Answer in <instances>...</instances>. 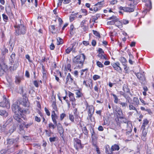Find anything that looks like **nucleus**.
Masks as SVG:
<instances>
[{"label":"nucleus","mask_w":154,"mask_h":154,"mask_svg":"<svg viewBox=\"0 0 154 154\" xmlns=\"http://www.w3.org/2000/svg\"><path fill=\"white\" fill-rule=\"evenodd\" d=\"M21 91L23 94V98L22 99H19L17 101V103H15L12 106V109L13 112L17 116H22V115H24L28 111V109H22L17 105L18 102H19L20 104L22 105L25 107H29V103L28 100L26 96V93H24L23 88L21 89Z\"/></svg>","instance_id":"1"},{"label":"nucleus","mask_w":154,"mask_h":154,"mask_svg":"<svg viewBox=\"0 0 154 154\" xmlns=\"http://www.w3.org/2000/svg\"><path fill=\"white\" fill-rule=\"evenodd\" d=\"M14 27L15 29V34L16 36L24 35L26 33L27 29L24 25L22 20L18 19L16 20Z\"/></svg>","instance_id":"2"},{"label":"nucleus","mask_w":154,"mask_h":154,"mask_svg":"<svg viewBox=\"0 0 154 154\" xmlns=\"http://www.w3.org/2000/svg\"><path fill=\"white\" fill-rule=\"evenodd\" d=\"M85 56L84 54H81L74 57L72 59L73 64L79 69L83 68Z\"/></svg>","instance_id":"3"},{"label":"nucleus","mask_w":154,"mask_h":154,"mask_svg":"<svg viewBox=\"0 0 154 154\" xmlns=\"http://www.w3.org/2000/svg\"><path fill=\"white\" fill-rule=\"evenodd\" d=\"M14 118L17 122L19 123H21V124L20 125L19 133L22 134H24L25 133V131L24 130V124L21 118H23V116H13Z\"/></svg>","instance_id":"4"},{"label":"nucleus","mask_w":154,"mask_h":154,"mask_svg":"<svg viewBox=\"0 0 154 154\" xmlns=\"http://www.w3.org/2000/svg\"><path fill=\"white\" fill-rule=\"evenodd\" d=\"M8 66L6 65L4 60L1 58L0 59V76L2 75L5 70L7 69Z\"/></svg>","instance_id":"5"},{"label":"nucleus","mask_w":154,"mask_h":154,"mask_svg":"<svg viewBox=\"0 0 154 154\" xmlns=\"http://www.w3.org/2000/svg\"><path fill=\"white\" fill-rule=\"evenodd\" d=\"M139 104V100L136 97H134L133 98V102L130 103L129 108L130 110H136V106Z\"/></svg>","instance_id":"6"},{"label":"nucleus","mask_w":154,"mask_h":154,"mask_svg":"<svg viewBox=\"0 0 154 154\" xmlns=\"http://www.w3.org/2000/svg\"><path fill=\"white\" fill-rule=\"evenodd\" d=\"M0 106L3 107H6L8 109L10 108L9 101L5 96L3 97V101L0 102Z\"/></svg>","instance_id":"7"},{"label":"nucleus","mask_w":154,"mask_h":154,"mask_svg":"<svg viewBox=\"0 0 154 154\" xmlns=\"http://www.w3.org/2000/svg\"><path fill=\"white\" fill-rule=\"evenodd\" d=\"M18 149V145H16L14 147H11L10 148L5 150H2L0 151V154H5L6 153L9 154L14 152Z\"/></svg>","instance_id":"8"},{"label":"nucleus","mask_w":154,"mask_h":154,"mask_svg":"<svg viewBox=\"0 0 154 154\" xmlns=\"http://www.w3.org/2000/svg\"><path fill=\"white\" fill-rule=\"evenodd\" d=\"M135 74L137 77L140 80V82L142 84H144L145 82L146 78L143 73H141L140 72L135 73Z\"/></svg>","instance_id":"9"},{"label":"nucleus","mask_w":154,"mask_h":154,"mask_svg":"<svg viewBox=\"0 0 154 154\" xmlns=\"http://www.w3.org/2000/svg\"><path fill=\"white\" fill-rule=\"evenodd\" d=\"M18 140L19 138L17 137L15 138V139H14V138L7 139V140L8 144H14V146H12V147H14L16 145H17L18 147L19 146V145L18 144L19 142Z\"/></svg>","instance_id":"10"},{"label":"nucleus","mask_w":154,"mask_h":154,"mask_svg":"<svg viewBox=\"0 0 154 154\" xmlns=\"http://www.w3.org/2000/svg\"><path fill=\"white\" fill-rule=\"evenodd\" d=\"M116 117L115 120L118 123H126L128 121L126 118L124 117V116H116Z\"/></svg>","instance_id":"11"},{"label":"nucleus","mask_w":154,"mask_h":154,"mask_svg":"<svg viewBox=\"0 0 154 154\" xmlns=\"http://www.w3.org/2000/svg\"><path fill=\"white\" fill-rule=\"evenodd\" d=\"M111 65L115 70L120 73H121L122 72V69L120 66V64L119 62L111 63Z\"/></svg>","instance_id":"12"},{"label":"nucleus","mask_w":154,"mask_h":154,"mask_svg":"<svg viewBox=\"0 0 154 154\" xmlns=\"http://www.w3.org/2000/svg\"><path fill=\"white\" fill-rule=\"evenodd\" d=\"M135 7L134 5H133L132 7H124L122 6H120L119 7V9L121 10H123L124 11L128 12H131L134 11Z\"/></svg>","instance_id":"13"},{"label":"nucleus","mask_w":154,"mask_h":154,"mask_svg":"<svg viewBox=\"0 0 154 154\" xmlns=\"http://www.w3.org/2000/svg\"><path fill=\"white\" fill-rule=\"evenodd\" d=\"M74 146L76 149L78 150L79 149L82 148L83 146L81 143V140L78 139L76 138L75 139L74 143Z\"/></svg>","instance_id":"14"},{"label":"nucleus","mask_w":154,"mask_h":154,"mask_svg":"<svg viewBox=\"0 0 154 154\" xmlns=\"http://www.w3.org/2000/svg\"><path fill=\"white\" fill-rule=\"evenodd\" d=\"M57 116H52V120L54 122V125L52 123H50L48 124V127L49 129H54L56 127L57 125V122L56 120V119L57 118Z\"/></svg>","instance_id":"15"},{"label":"nucleus","mask_w":154,"mask_h":154,"mask_svg":"<svg viewBox=\"0 0 154 154\" xmlns=\"http://www.w3.org/2000/svg\"><path fill=\"white\" fill-rule=\"evenodd\" d=\"M42 77L43 79L45 80H46L47 78V72L43 64H42Z\"/></svg>","instance_id":"16"},{"label":"nucleus","mask_w":154,"mask_h":154,"mask_svg":"<svg viewBox=\"0 0 154 154\" xmlns=\"http://www.w3.org/2000/svg\"><path fill=\"white\" fill-rule=\"evenodd\" d=\"M73 79L70 73H68L66 79V84H71L72 82Z\"/></svg>","instance_id":"17"},{"label":"nucleus","mask_w":154,"mask_h":154,"mask_svg":"<svg viewBox=\"0 0 154 154\" xmlns=\"http://www.w3.org/2000/svg\"><path fill=\"white\" fill-rule=\"evenodd\" d=\"M19 66V64L18 62H15L13 66H11L9 68L10 71L11 72H12L15 70H16Z\"/></svg>","instance_id":"18"},{"label":"nucleus","mask_w":154,"mask_h":154,"mask_svg":"<svg viewBox=\"0 0 154 154\" xmlns=\"http://www.w3.org/2000/svg\"><path fill=\"white\" fill-rule=\"evenodd\" d=\"M126 123L127 127L125 128V130L128 131H132V126L131 122L130 121H128Z\"/></svg>","instance_id":"19"},{"label":"nucleus","mask_w":154,"mask_h":154,"mask_svg":"<svg viewBox=\"0 0 154 154\" xmlns=\"http://www.w3.org/2000/svg\"><path fill=\"white\" fill-rule=\"evenodd\" d=\"M122 95L126 99V101L129 103H131L133 102L131 98L128 95H127L125 93L122 94Z\"/></svg>","instance_id":"20"},{"label":"nucleus","mask_w":154,"mask_h":154,"mask_svg":"<svg viewBox=\"0 0 154 154\" xmlns=\"http://www.w3.org/2000/svg\"><path fill=\"white\" fill-rule=\"evenodd\" d=\"M68 96L69 98V100L70 101L74 102L75 101V99L74 96V94L71 92L69 91Z\"/></svg>","instance_id":"21"},{"label":"nucleus","mask_w":154,"mask_h":154,"mask_svg":"<svg viewBox=\"0 0 154 154\" xmlns=\"http://www.w3.org/2000/svg\"><path fill=\"white\" fill-rule=\"evenodd\" d=\"M15 56V53L14 52L12 53L11 56H10V58L9 59L10 64H12V63L14 62Z\"/></svg>","instance_id":"22"},{"label":"nucleus","mask_w":154,"mask_h":154,"mask_svg":"<svg viewBox=\"0 0 154 154\" xmlns=\"http://www.w3.org/2000/svg\"><path fill=\"white\" fill-rule=\"evenodd\" d=\"M94 112V108L93 106H90L89 107L88 112V116H92Z\"/></svg>","instance_id":"23"},{"label":"nucleus","mask_w":154,"mask_h":154,"mask_svg":"<svg viewBox=\"0 0 154 154\" xmlns=\"http://www.w3.org/2000/svg\"><path fill=\"white\" fill-rule=\"evenodd\" d=\"M149 121L146 119H144L143 120V122L141 126L142 129H145L146 126L148 124Z\"/></svg>","instance_id":"24"},{"label":"nucleus","mask_w":154,"mask_h":154,"mask_svg":"<svg viewBox=\"0 0 154 154\" xmlns=\"http://www.w3.org/2000/svg\"><path fill=\"white\" fill-rule=\"evenodd\" d=\"M119 60L122 63L123 66H125V65L127 64V61L125 58L123 57H120Z\"/></svg>","instance_id":"25"},{"label":"nucleus","mask_w":154,"mask_h":154,"mask_svg":"<svg viewBox=\"0 0 154 154\" xmlns=\"http://www.w3.org/2000/svg\"><path fill=\"white\" fill-rule=\"evenodd\" d=\"M120 148L118 145L114 144L111 147V151L118 150Z\"/></svg>","instance_id":"26"},{"label":"nucleus","mask_w":154,"mask_h":154,"mask_svg":"<svg viewBox=\"0 0 154 154\" xmlns=\"http://www.w3.org/2000/svg\"><path fill=\"white\" fill-rule=\"evenodd\" d=\"M123 89L125 92L130 93V90L127 85L124 84L123 87Z\"/></svg>","instance_id":"27"},{"label":"nucleus","mask_w":154,"mask_h":154,"mask_svg":"<svg viewBox=\"0 0 154 154\" xmlns=\"http://www.w3.org/2000/svg\"><path fill=\"white\" fill-rule=\"evenodd\" d=\"M75 94L76 95V98H80L82 97L83 94L82 92H81L79 90H76Z\"/></svg>","instance_id":"28"},{"label":"nucleus","mask_w":154,"mask_h":154,"mask_svg":"<svg viewBox=\"0 0 154 154\" xmlns=\"http://www.w3.org/2000/svg\"><path fill=\"white\" fill-rule=\"evenodd\" d=\"M75 44L73 43L71 45V47H69L65 51L67 54H69L73 48Z\"/></svg>","instance_id":"29"},{"label":"nucleus","mask_w":154,"mask_h":154,"mask_svg":"<svg viewBox=\"0 0 154 154\" xmlns=\"http://www.w3.org/2000/svg\"><path fill=\"white\" fill-rule=\"evenodd\" d=\"M49 29L52 33L55 34L56 33L54 32L55 29L54 25H51L50 26H49Z\"/></svg>","instance_id":"30"},{"label":"nucleus","mask_w":154,"mask_h":154,"mask_svg":"<svg viewBox=\"0 0 154 154\" xmlns=\"http://www.w3.org/2000/svg\"><path fill=\"white\" fill-rule=\"evenodd\" d=\"M98 54L97 56L100 57V59H105V60H108L107 57L106 56L105 54Z\"/></svg>","instance_id":"31"},{"label":"nucleus","mask_w":154,"mask_h":154,"mask_svg":"<svg viewBox=\"0 0 154 154\" xmlns=\"http://www.w3.org/2000/svg\"><path fill=\"white\" fill-rule=\"evenodd\" d=\"M115 23V25L119 28H121L122 27V23L121 22L117 20Z\"/></svg>","instance_id":"32"},{"label":"nucleus","mask_w":154,"mask_h":154,"mask_svg":"<svg viewBox=\"0 0 154 154\" xmlns=\"http://www.w3.org/2000/svg\"><path fill=\"white\" fill-rule=\"evenodd\" d=\"M110 149L109 146L108 145H106L105 146V151L107 154H112V152L111 150L110 152L109 151L108 149Z\"/></svg>","instance_id":"33"},{"label":"nucleus","mask_w":154,"mask_h":154,"mask_svg":"<svg viewBox=\"0 0 154 154\" xmlns=\"http://www.w3.org/2000/svg\"><path fill=\"white\" fill-rule=\"evenodd\" d=\"M21 78L18 76H16L15 78V82L17 84H19L21 81Z\"/></svg>","instance_id":"34"},{"label":"nucleus","mask_w":154,"mask_h":154,"mask_svg":"<svg viewBox=\"0 0 154 154\" xmlns=\"http://www.w3.org/2000/svg\"><path fill=\"white\" fill-rule=\"evenodd\" d=\"M8 112L5 110H0V116H8Z\"/></svg>","instance_id":"35"},{"label":"nucleus","mask_w":154,"mask_h":154,"mask_svg":"<svg viewBox=\"0 0 154 154\" xmlns=\"http://www.w3.org/2000/svg\"><path fill=\"white\" fill-rule=\"evenodd\" d=\"M74 27L73 25H71L70 29V34L71 35H73L74 34Z\"/></svg>","instance_id":"36"},{"label":"nucleus","mask_w":154,"mask_h":154,"mask_svg":"<svg viewBox=\"0 0 154 154\" xmlns=\"http://www.w3.org/2000/svg\"><path fill=\"white\" fill-rule=\"evenodd\" d=\"M93 145L96 148V151L97 154H100V151L99 148L96 145L95 143H93Z\"/></svg>","instance_id":"37"},{"label":"nucleus","mask_w":154,"mask_h":154,"mask_svg":"<svg viewBox=\"0 0 154 154\" xmlns=\"http://www.w3.org/2000/svg\"><path fill=\"white\" fill-rule=\"evenodd\" d=\"M111 95H112L113 97L114 98V102L116 104L118 103L119 101V99L117 97V96L114 94H112Z\"/></svg>","instance_id":"38"},{"label":"nucleus","mask_w":154,"mask_h":154,"mask_svg":"<svg viewBox=\"0 0 154 154\" xmlns=\"http://www.w3.org/2000/svg\"><path fill=\"white\" fill-rule=\"evenodd\" d=\"M149 10H147V9H145L143 10V13L144 14H146L148 11H149L152 8V3L150 1H149Z\"/></svg>","instance_id":"39"},{"label":"nucleus","mask_w":154,"mask_h":154,"mask_svg":"<svg viewBox=\"0 0 154 154\" xmlns=\"http://www.w3.org/2000/svg\"><path fill=\"white\" fill-rule=\"evenodd\" d=\"M82 131L84 134L86 135L87 137H88V132L87 129L86 127H84L82 128Z\"/></svg>","instance_id":"40"},{"label":"nucleus","mask_w":154,"mask_h":154,"mask_svg":"<svg viewBox=\"0 0 154 154\" xmlns=\"http://www.w3.org/2000/svg\"><path fill=\"white\" fill-rule=\"evenodd\" d=\"M119 103L122 105V107L123 108L125 109L126 106H128V104L126 102L119 101Z\"/></svg>","instance_id":"41"},{"label":"nucleus","mask_w":154,"mask_h":154,"mask_svg":"<svg viewBox=\"0 0 154 154\" xmlns=\"http://www.w3.org/2000/svg\"><path fill=\"white\" fill-rule=\"evenodd\" d=\"M116 111L119 116H122L123 115L122 110L120 108H117Z\"/></svg>","instance_id":"42"},{"label":"nucleus","mask_w":154,"mask_h":154,"mask_svg":"<svg viewBox=\"0 0 154 154\" xmlns=\"http://www.w3.org/2000/svg\"><path fill=\"white\" fill-rule=\"evenodd\" d=\"M57 45H60L62 44L63 43V41L62 39L60 38L59 37L57 39Z\"/></svg>","instance_id":"43"},{"label":"nucleus","mask_w":154,"mask_h":154,"mask_svg":"<svg viewBox=\"0 0 154 154\" xmlns=\"http://www.w3.org/2000/svg\"><path fill=\"white\" fill-rule=\"evenodd\" d=\"M88 87H89L91 89H92L93 88V83L92 80L91 79H89L88 80Z\"/></svg>","instance_id":"44"},{"label":"nucleus","mask_w":154,"mask_h":154,"mask_svg":"<svg viewBox=\"0 0 154 154\" xmlns=\"http://www.w3.org/2000/svg\"><path fill=\"white\" fill-rule=\"evenodd\" d=\"M58 115L59 113L57 109H54L52 111L51 116H57Z\"/></svg>","instance_id":"45"},{"label":"nucleus","mask_w":154,"mask_h":154,"mask_svg":"<svg viewBox=\"0 0 154 154\" xmlns=\"http://www.w3.org/2000/svg\"><path fill=\"white\" fill-rule=\"evenodd\" d=\"M45 132H46V135L48 137L50 136L51 134H53V133L51 131V129H50L49 131L47 130H45Z\"/></svg>","instance_id":"46"},{"label":"nucleus","mask_w":154,"mask_h":154,"mask_svg":"<svg viewBox=\"0 0 154 154\" xmlns=\"http://www.w3.org/2000/svg\"><path fill=\"white\" fill-rule=\"evenodd\" d=\"M2 15L4 21L7 22L8 20V17L4 14H3Z\"/></svg>","instance_id":"47"},{"label":"nucleus","mask_w":154,"mask_h":154,"mask_svg":"<svg viewBox=\"0 0 154 154\" xmlns=\"http://www.w3.org/2000/svg\"><path fill=\"white\" fill-rule=\"evenodd\" d=\"M93 34L99 37V38H100V33L99 32L96 31L94 30H93Z\"/></svg>","instance_id":"48"},{"label":"nucleus","mask_w":154,"mask_h":154,"mask_svg":"<svg viewBox=\"0 0 154 154\" xmlns=\"http://www.w3.org/2000/svg\"><path fill=\"white\" fill-rule=\"evenodd\" d=\"M87 119L88 120L89 119L91 122H94L95 119L93 116H88L87 117Z\"/></svg>","instance_id":"49"},{"label":"nucleus","mask_w":154,"mask_h":154,"mask_svg":"<svg viewBox=\"0 0 154 154\" xmlns=\"http://www.w3.org/2000/svg\"><path fill=\"white\" fill-rule=\"evenodd\" d=\"M10 46V50L12 51L14 46V43H11L10 42H9Z\"/></svg>","instance_id":"50"},{"label":"nucleus","mask_w":154,"mask_h":154,"mask_svg":"<svg viewBox=\"0 0 154 154\" xmlns=\"http://www.w3.org/2000/svg\"><path fill=\"white\" fill-rule=\"evenodd\" d=\"M57 126L58 130L62 132L63 131V128L61 127V124L59 123L57 124Z\"/></svg>","instance_id":"51"},{"label":"nucleus","mask_w":154,"mask_h":154,"mask_svg":"<svg viewBox=\"0 0 154 154\" xmlns=\"http://www.w3.org/2000/svg\"><path fill=\"white\" fill-rule=\"evenodd\" d=\"M96 64L99 67L102 68L104 67V65L100 61H97Z\"/></svg>","instance_id":"52"},{"label":"nucleus","mask_w":154,"mask_h":154,"mask_svg":"<svg viewBox=\"0 0 154 154\" xmlns=\"http://www.w3.org/2000/svg\"><path fill=\"white\" fill-rule=\"evenodd\" d=\"M8 15L10 19H13L14 18V15L11 12H9Z\"/></svg>","instance_id":"53"},{"label":"nucleus","mask_w":154,"mask_h":154,"mask_svg":"<svg viewBox=\"0 0 154 154\" xmlns=\"http://www.w3.org/2000/svg\"><path fill=\"white\" fill-rule=\"evenodd\" d=\"M63 100L66 101V103L68 104V106H69L70 105V103H69V101L68 99V97H67L66 96L63 97Z\"/></svg>","instance_id":"54"},{"label":"nucleus","mask_w":154,"mask_h":154,"mask_svg":"<svg viewBox=\"0 0 154 154\" xmlns=\"http://www.w3.org/2000/svg\"><path fill=\"white\" fill-rule=\"evenodd\" d=\"M71 67V65L70 64L68 63L66 65V69H67L68 70H69L70 71H71V70L70 69Z\"/></svg>","instance_id":"55"},{"label":"nucleus","mask_w":154,"mask_h":154,"mask_svg":"<svg viewBox=\"0 0 154 154\" xmlns=\"http://www.w3.org/2000/svg\"><path fill=\"white\" fill-rule=\"evenodd\" d=\"M100 78V76L97 75H95L93 76V79L94 80H96Z\"/></svg>","instance_id":"56"},{"label":"nucleus","mask_w":154,"mask_h":154,"mask_svg":"<svg viewBox=\"0 0 154 154\" xmlns=\"http://www.w3.org/2000/svg\"><path fill=\"white\" fill-rule=\"evenodd\" d=\"M116 21L114 20H112L109 21H108L107 23V24L109 25H112L115 24V23Z\"/></svg>","instance_id":"57"},{"label":"nucleus","mask_w":154,"mask_h":154,"mask_svg":"<svg viewBox=\"0 0 154 154\" xmlns=\"http://www.w3.org/2000/svg\"><path fill=\"white\" fill-rule=\"evenodd\" d=\"M147 131L145 129H143V131L142 133V135L144 136H146L147 134Z\"/></svg>","instance_id":"58"},{"label":"nucleus","mask_w":154,"mask_h":154,"mask_svg":"<svg viewBox=\"0 0 154 154\" xmlns=\"http://www.w3.org/2000/svg\"><path fill=\"white\" fill-rule=\"evenodd\" d=\"M52 105L54 109H57V107L56 104V102L54 101H53L52 102Z\"/></svg>","instance_id":"59"},{"label":"nucleus","mask_w":154,"mask_h":154,"mask_svg":"<svg viewBox=\"0 0 154 154\" xmlns=\"http://www.w3.org/2000/svg\"><path fill=\"white\" fill-rule=\"evenodd\" d=\"M45 112L46 113V114L47 115V116H50V111L47 108H46V107H45Z\"/></svg>","instance_id":"60"},{"label":"nucleus","mask_w":154,"mask_h":154,"mask_svg":"<svg viewBox=\"0 0 154 154\" xmlns=\"http://www.w3.org/2000/svg\"><path fill=\"white\" fill-rule=\"evenodd\" d=\"M81 11L82 13L85 14H84V15L85 16L87 14V11L85 9H81Z\"/></svg>","instance_id":"61"},{"label":"nucleus","mask_w":154,"mask_h":154,"mask_svg":"<svg viewBox=\"0 0 154 154\" xmlns=\"http://www.w3.org/2000/svg\"><path fill=\"white\" fill-rule=\"evenodd\" d=\"M88 81L84 80L83 82V85H85V86H86V87H88Z\"/></svg>","instance_id":"62"},{"label":"nucleus","mask_w":154,"mask_h":154,"mask_svg":"<svg viewBox=\"0 0 154 154\" xmlns=\"http://www.w3.org/2000/svg\"><path fill=\"white\" fill-rule=\"evenodd\" d=\"M98 19V17L97 16H94L92 17V21L94 22V23H96L95 21L96 20H97Z\"/></svg>","instance_id":"63"},{"label":"nucleus","mask_w":154,"mask_h":154,"mask_svg":"<svg viewBox=\"0 0 154 154\" xmlns=\"http://www.w3.org/2000/svg\"><path fill=\"white\" fill-rule=\"evenodd\" d=\"M33 83L34 85L36 87L38 88V82L37 80L34 81Z\"/></svg>","instance_id":"64"}]
</instances>
